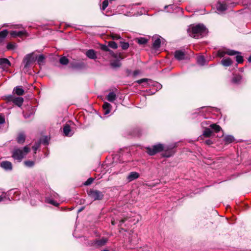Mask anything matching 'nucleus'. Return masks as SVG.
I'll use <instances>...</instances> for the list:
<instances>
[{"mask_svg":"<svg viewBox=\"0 0 251 251\" xmlns=\"http://www.w3.org/2000/svg\"><path fill=\"white\" fill-rule=\"evenodd\" d=\"M189 35L195 38H200L205 36L208 30L203 24L192 25L188 29Z\"/></svg>","mask_w":251,"mask_h":251,"instance_id":"1","label":"nucleus"},{"mask_svg":"<svg viewBox=\"0 0 251 251\" xmlns=\"http://www.w3.org/2000/svg\"><path fill=\"white\" fill-rule=\"evenodd\" d=\"M29 151L30 148L27 146L25 147L23 149L16 148L13 150L12 156L14 160L21 162Z\"/></svg>","mask_w":251,"mask_h":251,"instance_id":"2","label":"nucleus"},{"mask_svg":"<svg viewBox=\"0 0 251 251\" xmlns=\"http://www.w3.org/2000/svg\"><path fill=\"white\" fill-rule=\"evenodd\" d=\"M163 145L161 144H158L153 146L152 147H147V152L150 155H153L155 154L163 151Z\"/></svg>","mask_w":251,"mask_h":251,"instance_id":"3","label":"nucleus"},{"mask_svg":"<svg viewBox=\"0 0 251 251\" xmlns=\"http://www.w3.org/2000/svg\"><path fill=\"white\" fill-rule=\"evenodd\" d=\"M88 195L94 201L101 200L104 196L102 192L97 190H90L88 192Z\"/></svg>","mask_w":251,"mask_h":251,"instance_id":"4","label":"nucleus"},{"mask_svg":"<svg viewBox=\"0 0 251 251\" xmlns=\"http://www.w3.org/2000/svg\"><path fill=\"white\" fill-rule=\"evenodd\" d=\"M241 53L238 51H236L234 50H228L226 51H224L222 50H218L217 52V55L220 57H224L225 54H228L229 55H234L237 54H240Z\"/></svg>","mask_w":251,"mask_h":251,"instance_id":"5","label":"nucleus"},{"mask_svg":"<svg viewBox=\"0 0 251 251\" xmlns=\"http://www.w3.org/2000/svg\"><path fill=\"white\" fill-rule=\"evenodd\" d=\"M107 242V239L102 238L94 240L92 243V245L95 248H100L104 246Z\"/></svg>","mask_w":251,"mask_h":251,"instance_id":"6","label":"nucleus"},{"mask_svg":"<svg viewBox=\"0 0 251 251\" xmlns=\"http://www.w3.org/2000/svg\"><path fill=\"white\" fill-rule=\"evenodd\" d=\"M34 61V58L32 54H29L25 57L23 62L25 67H28L29 65Z\"/></svg>","mask_w":251,"mask_h":251,"instance_id":"7","label":"nucleus"},{"mask_svg":"<svg viewBox=\"0 0 251 251\" xmlns=\"http://www.w3.org/2000/svg\"><path fill=\"white\" fill-rule=\"evenodd\" d=\"M9 100L19 107L23 104L24 102V99L22 97L10 96Z\"/></svg>","mask_w":251,"mask_h":251,"instance_id":"8","label":"nucleus"},{"mask_svg":"<svg viewBox=\"0 0 251 251\" xmlns=\"http://www.w3.org/2000/svg\"><path fill=\"white\" fill-rule=\"evenodd\" d=\"M175 57L179 61L186 59L185 52L180 50H177L175 52Z\"/></svg>","mask_w":251,"mask_h":251,"instance_id":"9","label":"nucleus"},{"mask_svg":"<svg viewBox=\"0 0 251 251\" xmlns=\"http://www.w3.org/2000/svg\"><path fill=\"white\" fill-rule=\"evenodd\" d=\"M152 39L153 40V42L152 43V47L154 50H157L160 47V44H161L160 37V36H153L152 38Z\"/></svg>","mask_w":251,"mask_h":251,"instance_id":"10","label":"nucleus"},{"mask_svg":"<svg viewBox=\"0 0 251 251\" xmlns=\"http://www.w3.org/2000/svg\"><path fill=\"white\" fill-rule=\"evenodd\" d=\"M11 36L13 37H22L23 36H27V33L25 30L21 31H11L10 33Z\"/></svg>","mask_w":251,"mask_h":251,"instance_id":"11","label":"nucleus"},{"mask_svg":"<svg viewBox=\"0 0 251 251\" xmlns=\"http://www.w3.org/2000/svg\"><path fill=\"white\" fill-rule=\"evenodd\" d=\"M63 132L66 136H72L74 132L72 131L70 126L66 124L63 127Z\"/></svg>","mask_w":251,"mask_h":251,"instance_id":"12","label":"nucleus"},{"mask_svg":"<svg viewBox=\"0 0 251 251\" xmlns=\"http://www.w3.org/2000/svg\"><path fill=\"white\" fill-rule=\"evenodd\" d=\"M140 175L138 173L136 172H130L127 176V179L128 182H131L139 177Z\"/></svg>","mask_w":251,"mask_h":251,"instance_id":"13","label":"nucleus"},{"mask_svg":"<svg viewBox=\"0 0 251 251\" xmlns=\"http://www.w3.org/2000/svg\"><path fill=\"white\" fill-rule=\"evenodd\" d=\"M11 65L10 61L7 58L0 59V67L8 68Z\"/></svg>","mask_w":251,"mask_h":251,"instance_id":"14","label":"nucleus"},{"mask_svg":"<svg viewBox=\"0 0 251 251\" xmlns=\"http://www.w3.org/2000/svg\"><path fill=\"white\" fill-rule=\"evenodd\" d=\"M13 93L18 96H22L24 95L25 91L22 86H17L14 88Z\"/></svg>","mask_w":251,"mask_h":251,"instance_id":"15","label":"nucleus"},{"mask_svg":"<svg viewBox=\"0 0 251 251\" xmlns=\"http://www.w3.org/2000/svg\"><path fill=\"white\" fill-rule=\"evenodd\" d=\"M0 166L5 170H11L12 169L11 163L7 161L1 162Z\"/></svg>","mask_w":251,"mask_h":251,"instance_id":"16","label":"nucleus"},{"mask_svg":"<svg viewBox=\"0 0 251 251\" xmlns=\"http://www.w3.org/2000/svg\"><path fill=\"white\" fill-rule=\"evenodd\" d=\"M102 107L104 115H107L110 113L111 108V105L110 103L107 102H104Z\"/></svg>","mask_w":251,"mask_h":251,"instance_id":"17","label":"nucleus"},{"mask_svg":"<svg viewBox=\"0 0 251 251\" xmlns=\"http://www.w3.org/2000/svg\"><path fill=\"white\" fill-rule=\"evenodd\" d=\"M86 55L90 59H95L97 58L96 52L94 50H89L86 52Z\"/></svg>","mask_w":251,"mask_h":251,"instance_id":"18","label":"nucleus"},{"mask_svg":"<svg viewBox=\"0 0 251 251\" xmlns=\"http://www.w3.org/2000/svg\"><path fill=\"white\" fill-rule=\"evenodd\" d=\"M71 67L73 69H81L85 68V65L83 62L71 63Z\"/></svg>","mask_w":251,"mask_h":251,"instance_id":"19","label":"nucleus"},{"mask_svg":"<svg viewBox=\"0 0 251 251\" xmlns=\"http://www.w3.org/2000/svg\"><path fill=\"white\" fill-rule=\"evenodd\" d=\"M233 63L232 60L229 57L224 58L221 60V64L224 66H229Z\"/></svg>","mask_w":251,"mask_h":251,"instance_id":"20","label":"nucleus"},{"mask_svg":"<svg viewBox=\"0 0 251 251\" xmlns=\"http://www.w3.org/2000/svg\"><path fill=\"white\" fill-rule=\"evenodd\" d=\"M227 8V6L225 4L218 2L217 4V9L218 11L223 12L226 10Z\"/></svg>","mask_w":251,"mask_h":251,"instance_id":"21","label":"nucleus"},{"mask_svg":"<svg viewBox=\"0 0 251 251\" xmlns=\"http://www.w3.org/2000/svg\"><path fill=\"white\" fill-rule=\"evenodd\" d=\"M106 98L109 101L112 102L116 99V95L113 92H110L107 96Z\"/></svg>","mask_w":251,"mask_h":251,"instance_id":"22","label":"nucleus"},{"mask_svg":"<svg viewBox=\"0 0 251 251\" xmlns=\"http://www.w3.org/2000/svg\"><path fill=\"white\" fill-rule=\"evenodd\" d=\"M8 34L7 30L4 29L0 32V43H2Z\"/></svg>","mask_w":251,"mask_h":251,"instance_id":"23","label":"nucleus"},{"mask_svg":"<svg viewBox=\"0 0 251 251\" xmlns=\"http://www.w3.org/2000/svg\"><path fill=\"white\" fill-rule=\"evenodd\" d=\"M135 40L137 41V42L140 45H145L148 41V40L144 37L137 38Z\"/></svg>","mask_w":251,"mask_h":251,"instance_id":"24","label":"nucleus"},{"mask_svg":"<svg viewBox=\"0 0 251 251\" xmlns=\"http://www.w3.org/2000/svg\"><path fill=\"white\" fill-rule=\"evenodd\" d=\"M129 241L131 244L136 245L138 242V238L136 234L132 235L131 237H129Z\"/></svg>","mask_w":251,"mask_h":251,"instance_id":"25","label":"nucleus"},{"mask_svg":"<svg viewBox=\"0 0 251 251\" xmlns=\"http://www.w3.org/2000/svg\"><path fill=\"white\" fill-rule=\"evenodd\" d=\"M234 140V138L231 135H227L224 138V141L226 144H230L233 142Z\"/></svg>","mask_w":251,"mask_h":251,"instance_id":"26","label":"nucleus"},{"mask_svg":"<svg viewBox=\"0 0 251 251\" xmlns=\"http://www.w3.org/2000/svg\"><path fill=\"white\" fill-rule=\"evenodd\" d=\"M17 141L19 143H23L25 141V135L23 133H20L17 137Z\"/></svg>","mask_w":251,"mask_h":251,"instance_id":"27","label":"nucleus"},{"mask_svg":"<svg viewBox=\"0 0 251 251\" xmlns=\"http://www.w3.org/2000/svg\"><path fill=\"white\" fill-rule=\"evenodd\" d=\"M59 63L63 65H66L69 63L68 59L65 56H62L59 59Z\"/></svg>","mask_w":251,"mask_h":251,"instance_id":"28","label":"nucleus"},{"mask_svg":"<svg viewBox=\"0 0 251 251\" xmlns=\"http://www.w3.org/2000/svg\"><path fill=\"white\" fill-rule=\"evenodd\" d=\"M110 65L113 68H116L120 67L121 64L119 60H116L111 62Z\"/></svg>","mask_w":251,"mask_h":251,"instance_id":"29","label":"nucleus"},{"mask_svg":"<svg viewBox=\"0 0 251 251\" xmlns=\"http://www.w3.org/2000/svg\"><path fill=\"white\" fill-rule=\"evenodd\" d=\"M212 134V131L208 128H205L203 132V135L205 137H209Z\"/></svg>","mask_w":251,"mask_h":251,"instance_id":"30","label":"nucleus"},{"mask_svg":"<svg viewBox=\"0 0 251 251\" xmlns=\"http://www.w3.org/2000/svg\"><path fill=\"white\" fill-rule=\"evenodd\" d=\"M45 57L44 55H40L37 58V62L39 65H42L44 63Z\"/></svg>","mask_w":251,"mask_h":251,"instance_id":"31","label":"nucleus"},{"mask_svg":"<svg viewBox=\"0 0 251 251\" xmlns=\"http://www.w3.org/2000/svg\"><path fill=\"white\" fill-rule=\"evenodd\" d=\"M210 127L216 132H218L221 129V127L216 124H211Z\"/></svg>","mask_w":251,"mask_h":251,"instance_id":"32","label":"nucleus"},{"mask_svg":"<svg viewBox=\"0 0 251 251\" xmlns=\"http://www.w3.org/2000/svg\"><path fill=\"white\" fill-rule=\"evenodd\" d=\"M205 60L203 56H200L197 57V62L201 65H204L205 64Z\"/></svg>","mask_w":251,"mask_h":251,"instance_id":"33","label":"nucleus"},{"mask_svg":"<svg viewBox=\"0 0 251 251\" xmlns=\"http://www.w3.org/2000/svg\"><path fill=\"white\" fill-rule=\"evenodd\" d=\"M242 79V76L240 75H235L232 78V82L234 83H239Z\"/></svg>","mask_w":251,"mask_h":251,"instance_id":"34","label":"nucleus"},{"mask_svg":"<svg viewBox=\"0 0 251 251\" xmlns=\"http://www.w3.org/2000/svg\"><path fill=\"white\" fill-rule=\"evenodd\" d=\"M25 165L28 167H32L34 165V162L33 161H25L24 162Z\"/></svg>","mask_w":251,"mask_h":251,"instance_id":"35","label":"nucleus"},{"mask_svg":"<svg viewBox=\"0 0 251 251\" xmlns=\"http://www.w3.org/2000/svg\"><path fill=\"white\" fill-rule=\"evenodd\" d=\"M46 201L47 203H49L55 206H58V203L57 202L54 201L53 200L50 199V198H46Z\"/></svg>","mask_w":251,"mask_h":251,"instance_id":"36","label":"nucleus"},{"mask_svg":"<svg viewBox=\"0 0 251 251\" xmlns=\"http://www.w3.org/2000/svg\"><path fill=\"white\" fill-rule=\"evenodd\" d=\"M108 47L111 48L116 49L118 48L117 44L114 41H110L108 42Z\"/></svg>","mask_w":251,"mask_h":251,"instance_id":"37","label":"nucleus"},{"mask_svg":"<svg viewBox=\"0 0 251 251\" xmlns=\"http://www.w3.org/2000/svg\"><path fill=\"white\" fill-rule=\"evenodd\" d=\"M40 146V143L39 142H36L34 146L32 147L33 150L34 151V153H36L37 150Z\"/></svg>","mask_w":251,"mask_h":251,"instance_id":"38","label":"nucleus"},{"mask_svg":"<svg viewBox=\"0 0 251 251\" xmlns=\"http://www.w3.org/2000/svg\"><path fill=\"white\" fill-rule=\"evenodd\" d=\"M121 46L123 50H126L129 47V44L126 42H121Z\"/></svg>","mask_w":251,"mask_h":251,"instance_id":"39","label":"nucleus"},{"mask_svg":"<svg viewBox=\"0 0 251 251\" xmlns=\"http://www.w3.org/2000/svg\"><path fill=\"white\" fill-rule=\"evenodd\" d=\"M108 0H104L102 2V7H101V9L102 10H105V8L108 6Z\"/></svg>","mask_w":251,"mask_h":251,"instance_id":"40","label":"nucleus"},{"mask_svg":"<svg viewBox=\"0 0 251 251\" xmlns=\"http://www.w3.org/2000/svg\"><path fill=\"white\" fill-rule=\"evenodd\" d=\"M174 152L172 151H165L163 154V156L166 157H169L173 154Z\"/></svg>","mask_w":251,"mask_h":251,"instance_id":"41","label":"nucleus"},{"mask_svg":"<svg viewBox=\"0 0 251 251\" xmlns=\"http://www.w3.org/2000/svg\"><path fill=\"white\" fill-rule=\"evenodd\" d=\"M236 60L238 63H242L244 61L243 57L240 55H237L236 56Z\"/></svg>","mask_w":251,"mask_h":251,"instance_id":"42","label":"nucleus"},{"mask_svg":"<svg viewBox=\"0 0 251 251\" xmlns=\"http://www.w3.org/2000/svg\"><path fill=\"white\" fill-rule=\"evenodd\" d=\"M16 45L15 44L8 43L7 45V49L8 50H14L16 48Z\"/></svg>","mask_w":251,"mask_h":251,"instance_id":"43","label":"nucleus"},{"mask_svg":"<svg viewBox=\"0 0 251 251\" xmlns=\"http://www.w3.org/2000/svg\"><path fill=\"white\" fill-rule=\"evenodd\" d=\"M151 82V80L150 79H148L147 78H143V79H139L137 81V82L139 84H141L143 82Z\"/></svg>","mask_w":251,"mask_h":251,"instance_id":"44","label":"nucleus"},{"mask_svg":"<svg viewBox=\"0 0 251 251\" xmlns=\"http://www.w3.org/2000/svg\"><path fill=\"white\" fill-rule=\"evenodd\" d=\"M93 181H94V178H93L92 177L89 178V179H87V181H86L84 182V184L85 185H89L93 182Z\"/></svg>","mask_w":251,"mask_h":251,"instance_id":"45","label":"nucleus"},{"mask_svg":"<svg viewBox=\"0 0 251 251\" xmlns=\"http://www.w3.org/2000/svg\"><path fill=\"white\" fill-rule=\"evenodd\" d=\"M5 199H7L10 201V199L9 197H7L6 194H3L1 196H0V202L4 201Z\"/></svg>","mask_w":251,"mask_h":251,"instance_id":"46","label":"nucleus"},{"mask_svg":"<svg viewBox=\"0 0 251 251\" xmlns=\"http://www.w3.org/2000/svg\"><path fill=\"white\" fill-rule=\"evenodd\" d=\"M101 49L102 50H104V51H110V52H112L111 50H109V49L108 48V46H107L106 45H102L101 47Z\"/></svg>","mask_w":251,"mask_h":251,"instance_id":"47","label":"nucleus"},{"mask_svg":"<svg viewBox=\"0 0 251 251\" xmlns=\"http://www.w3.org/2000/svg\"><path fill=\"white\" fill-rule=\"evenodd\" d=\"M112 38L113 40H118L121 39V36L118 34H113L112 35Z\"/></svg>","mask_w":251,"mask_h":251,"instance_id":"48","label":"nucleus"},{"mask_svg":"<svg viewBox=\"0 0 251 251\" xmlns=\"http://www.w3.org/2000/svg\"><path fill=\"white\" fill-rule=\"evenodd\" d=\"M5 123V119L2 116H0V124H2Z\"/></svg>","mask_w":251,"mask_h":251,"instance_id":"49","label":"nucleus"},{"mask_svg":"<svg viewBox=\"0 0 251 251\" xmlns=\"http://www.w3.org/2000/svg\"><path fill=\"white\" fill-rule=\"evenodd\" d=\"M155 86L157 87V89H160L161 88L162 85L160 83H158V82H155Z\"/></svg>","mask_w":251,"mask_h":251,"instance_id":"50","label":"nucleus"},{"mask_svg":"<svg viewBox=\"0 0 251 251\" xmlns=\"http://www.w3.org/2000/svg\"><path fill=\"white\" fill-rule=\"evenodd\" d=\"M205 143L207 144V145H211L212 144V142L211 140H207L205 141Z\"/></svg>","mask_w":251,"mask_h":251,"instance_id":"51","label":"nucleus"},{"mask_svg":"<svg viewBox=\"0 0 251 251\" xmlns=\"http://www.w3.org/2000/svg\"><path fill=\"white\" fill-rule=\"evenodd\" d=\"M24 117L25 118H28L30 117V115H26V114H24Z\"/></svg>","mask_w":251,"mask_h":251,"instance_id":"52","label":"nucleus"},{"mask_svg":"<svg viewBox=\"0 0 251 251\" xmlns=\"http://www.w3.org/2000/svg\"><path fill=\"white\" fill-rule=\"evenodd\" d=\"M84 209V207H81V208H80L78 210V212H81L82 210H83V209Z\"/></svg>","mask_w":251,"mask_h":251,"instance_id":"53","label":"nucleus"},{"mask_svg":"<svg viewBox=\"0 0 251 251\" xmlns=\"http://www.w3.org/2000/svg\"><path fill=\"white\" fill-rule=\"evenodd\" d=\"M248 61L250 62H251V55L249 57Z\"/></svg>","mask_w":251,"mask_h":251,"instance_id":"54","label":"nucleus"},{"mask_svg":"<svg viewBox=\"0 0 251 251\" xmlns=\"http://www.w3.org/2000/svg\"><path fill=\"white\" fill-rule=\"evenodd\" d=\"M124 222V220H121V221H120V223H121V224H122V223H123Z\"/></svg>","mask_w":251,"mask_h":251,"instance_id":"55","label":"nucleus"},{"mask_svg":"<svg viewBox=\"0 0 251 251\" xmlns=\"http://www.w3.org/2000/svg\"><path fill=\"white\" fill-rule=\"evenodd\" d=\"M21 27V26L18 25L16 28H20Z\"/></svg>","mask_w":251,"mask_h":251,"instance_id":"56","label":"nucleus"},{"mask_svg":"<svg viewBox=\"0 0 251 251\" xmlns=\"http://www.w3.org/2000/svg\"><path fill=\"white\" fill-rule=\"evenodd\" d=\"M111 223H112V225H113L115 224V223H114V221H112V222H111Z\"/></svg>","mask_w":251,"mask_h":251,"instance_id":"57","label":"nucleus"},{"mask_svg":"<svg viewBox=\"0 0 251 251\" xmlns=\"http://www.w3.org/2000/svg\"><path fill=\"white\" fill-rule=\"evenodd\" d=\"M201 125H202V126H203V125H204V122H202Z\"/></svg>","mask_w":251,"mask_h":251,"instance_id":"58","label":"nucleus"},{"mask_svg":"<svg viewBox=\"0 0 251 251\" xmlns=\"http://www.w3.org/2000/svg\"><path fill=\"white\" fill-rule=\"evenodd\" d=\"M44 143H45V144H46V140H45V141H44Z\"/></svg>","mask_w":251,"mask_h":251,"instance_id":"59","label":"nucleus"}]
</instances>
